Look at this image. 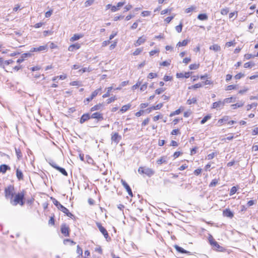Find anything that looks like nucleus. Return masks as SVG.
<instances>
[{
  "label": "nucleus",
  "mask_w": 258,
  "mask_h": 258,
  "mask_svg": "<svg viewBox=\"0 0 258 258\" xmlns=\"http://www.w3.org/2000/svg\"><path fill=\"white\" fill-rule=\"evenodd\" d=\"M5 196L13 206H16L19 204L22 206L24 205V193L21 192L15 195V188L12 185H9L5 188Z\"/></svg>",
  "instance_id": "nucleus-1"
},
{
  "label": "nucleus",
  "mask_w": 258,
  "mask_h": 258,
  "mask_svg": "<svg viewBox=\"0 0 258 258\" xmlns=\"http://www.w3.org/2000/svg\"><path fill=\"white\" fill-rule=\"evenodd\" d=\"M138 172L141 174H145L148 177H151L155 173L154 170L146 166L140 167Z\"/></svg>",
  "instance_id": "nucleus-2"
},
{
  "label": "nucleus",
  "mask_w": 258,
  "mask_h": 258,
  "mask_svg": "<svg viewBox=\"0 0 258 258\" xmlns=\"http://www.w3.org/2000/svg\"><path fill=\"white\" fill-rule=\"evenodd\" d=\"M96 225H97V227L98 228L99 231L103 235V236H104V237L105 238L106 240L108 241V239L110 240L111 238L109 236L107 231L104 227H103L102 226L101 224L99 222H97Z\"/></svg>",
  "instance_id": "nucleus-3"
},
{
  "label": "nucleus",
  "mask_w": 258,
  "mask_h": 258,
  "mask_svg": "<svg viewBox=\"0 0 258 258\" xmlns=\"http://www.w3.org/2000/svg\"><path fill=\"white\" fill-rule=\"evenodd\" d=\"M121 139V137L117 133H112L111 134V140L112 142L117 144Z\"/></svg>",
  "instance_id": "nucleus-4"
},
{
  "label": "nucleus",
  "mask_w": 258,
  "mask_h": 258,
  "mask_svg": "<svg viewBox=\"0 0 258 258\" xmlns=\"http://www.w3.org/2000/svg\"><path fill=\"white\" fill-rule=\"evenodd\" d=\"M48 49L47 45L40 46L38 47H32L30 50V52H34L37 51H47Z\"/></svg>",
  "instance_id": "nucleus-5"
},
{
  "label": "nucleus",
  "mask_w": 258,
  "mask_h": 258,
  "mask_svg": "<svg viewBox=\"0 0 258 258\" xmlns=\"http://www.w3.org/2000/svg\"><path fill=\"white\" fill-rule=\"evenodd\" d=\"M91 118L97 119L98 121H101L104 119L103 114L98 112L93 113L90 115Z\"/></svg>",
  "instance_id": "nucleus-6"
},
{
  "label": "nucleus",
  "mask_w": 258,
  "mask_h": 258,
  "mask_svg": "<svg viewBox=\"0 0 258 258\" xmlns=\"http://www.w3.org/2000/svg\"><path fill=\"white\" fill-rule=\"evenodd\" d=\"M121 183L122 185L123 186V187L126 189L128 194L130 196L133 197L132 190L131 187H130V186L128 185V184L125 182V181L123 179H121Z\"/></svg>",
  "instance_id": "nucleus-7"
},
{
  "label": "nucleus",
  "mask_w": 258,
  "mask_h": 258,
  "mask_svg": "<svg viewBox=\"0 0 258 258\" xmlns=\"http://www.w3.org/2000/svg\"><path fill=\"white\" fill-rule=\"evenodd\" d=\"M61 232L65 236H69L70 234V229L69 227L66 225V224H63L61 226Z\"/></svg>",
  "instance_id": "nucleus-8"
},
{
  "label": "nucleus",
  "mask_w": 258,
  "mask_h": 258,
  "mask_svg": "<svg viewBox=\"0 0 258 258\" xmlns=\"http://www.w3.org/2000/svg\"><path fill=\"white\" fill-rule=\"evenodd\" d=\"M90 118L91 117L90 114L89 113H85L83 114L81 117L80 118V123L82 124Z\"/></svg>",
  "instance_id": "nucleus-9"
},
{
  "label": "nucleus",
  "mask_w": 258,
  "mask_h": 258,
  "mask_svg": "<svg viewBox=\"0 0 258 258\" xmlns=\"http://www.w3.org/2000/svg\"><path fill=\"white\" fill-rule=\"evenodd\" d=\"M81 45L78 43H76L71 45L68 48V50L70 51H74L75 50L79 49Z\"/></svg>",
  "instance_id": "nucleus-10"
},
{
  "label": "nucleus",
  "mask_w": 258,
  "mask_h": 258,
  "mask_svg": "<svg viewBox=\"0 0 258 258\" xmlns=\"http://www.w3.org/2000/svg\"><path fill=\"white\" fill-rule=\"evenodd\" d=\"M146 40V38L144 36H141L138 38V39L134 43L136 47L144 43Z\"/></svg>",
  "instance_id": "nucleus-11"
},
{
  "label": "nucleus",
  "mask_w": 258,
  "mask_h": 258,
  "mask_svg": "<svg viewBox=\"0 0 258 258\" xmlns=\"http://www.w3.org/2000/svg\"><path fill=\"white\" fill-rule=\"evenodd\" d=\"M125 4L124 2H119L117 3V6H112V9H111V12H115L117 11H118L119 8L121 7H122Z\"/></svg>",
  "instance_id": "nucleus-12"
},
{
  "label": "nucleus",
  "mask_w": 258,
  "mask_h": 258,
  "mask_svg": "<svg viewBox=\"0 0 258 258\" xmlns=\"http://www.w3.org/2000/svg\"><path fill=\"white\" fill-rule=\"evenodd\" d=\"M223 215L225 217L232 218L233 217V213L229 209L224 210L223 212Z\"/></svg>",
  "instance_id": "nucleus-13"
},
{
  "label": "nucleus",
  "mask_w": 258,
  "mask_h": 258,
  "mask_svg": "<svg viewBox=\"0 0 258 258\" xmlns=\"http://www.w3.org/2000/svg\"><path fill=\"white\" fill-rule=\"evenodd\" d=\"M191 72H185V73H180L176 74V77L178 78H188L190 76Z\"/></svg>",
  "instance_id": "nucleus-14"
},
{
  "label": "nucleus",
  "mask_w": 258,
  "mask_h": 258,
  "mask_svg": "<svg viewBox=\"0 0 258 258\" xmlns=\"http://www.w3.org/2000/svg\"><path fill=\"white\" fill-rule=\"evenodd\" d=\"M224 106L223 101H219L214 102L212 104V108H218L223 107Z\"/></svg>",
  "instance_id": "nucleus-15"
},
{
  "label": "nucleus",
  "mask_w": 258,
  "mask_h": 258,
  "mask_svg": "<svg viewBox=\"0 0 258 258\" xmlns=\"http://www.w3.org/2000/svg\"><path fill=\"white\" fill-rule=\"evenodd\" d=\"M174 247H175V249L178 252H179L180 253H187L188 254H190V252L184 249L183 248H182L181 247H180L178 245H175L174 246Z\"/></svg>",
  "instance_id": "nucleus-16"
},
{
  "label": "nucleus",
  "mask_w": 258,
  "mask_h": 258,
  "mask_svg": "<svg viewBox=\"0 0 258 258\" xmlns=\"http://www.w3.org/2000/svg\"><path fill=\"white\" fill-rule=\"evenodd\" d=\"M210 50H213L214 51H219L221 50V47L217 44H214L211 45L209 47Z\"/></svg>",
  "instance_id": "nucleus-17"
},
{
  "label": "nucleus",
  "mask_w": 258,
  "mask_h": 258,
  "mask_svg": "<svg viewBox=\"0 0 258 258\" xmlns=\"http://www.w3.org/2000/svg\"><path fill=\"white\" fill-rule=\"evenodd\" d=\"M8 170H10V167L6 164H2L0 166V172L5 173Z\"/></svg>",
  "instance_id": "nucleus-18"
},
{
  "label": "nucleus",
  "mask_w": 258,
  "mask_h": 258,
  "mask_svg": "<svg viewBox=\"0 0 258 258\" xmlns=\"http://www.w3.org/2000/svg\"><path fill=\"white\" fill-rule=\"evenodd\" d=\"M103 104L102 103H99L97 105H94L93 107H92L90 110L91 111L93 112L96 110H101L102 108L103 107Z\"/></svg>",
  "instance_id": "nucleus-19"
},
{
  "label": "nucleus",
  "mask_w": 258,
  "mask_h": 258,
  "mask_svg": "<svg viewBox=\"0 0 258 258\" xmlns=\"http://www.w3.org/2000/svg\"><path fill=\"white\" fill-rule=\"evenodd\" d=\"M16 176L19 180L23 179V173L22 171L18 168L16 170Z\"/></svg>",
  "instance_id": "nucleus-20"
},
{
  "label": "nucleus",
  "mask_w": 258,
  "mask_h": 258,
  "mask_svg": "<svg viewBox=\"0 0 258 258\" xmlns=\"http://www.w3.org/2000/svg\"><path fill=\"white\" fill-rule=\"evenodd\" d=\"M212 246H213L214 249L220 251H222L223 249V248L222 246H221L217 241H214L213 244L212 245Z\"/></svg>",
  "instance_id": "nucleus-21"
},
{
  "label": "nucleus",
  "mask_w": 258,
  "mask_h": 258,
  "mask_svg": "<svg viewBox=\"0 0 258 258\" xmlns=\"http://www.w3.org/2000/svg\"><path fill=\"white\" fill-rule=\"evenodd\" d=\"M197 18L200 20L204 21L208 20V17L206 14H200Z\"/></svg>",
  "instance_id": "nucleus-22"
},
{
  "label": "nucleus",
  "mask_w": 258,
  "mask_h": 258,
  "mask_svg": "<svg viewBox=\"0 0 258 258\" xmlns=\"http://www.w3.org/2000/svg\"><path fill=\"white\" fill-rule=\"evenodd\" d=\"M82 37H83V35L81 34H74L72 37H71V38L70 39V41H76V40L79 39L80 38H82Z\"/></svg>",
  "instance_id": "nucleus-23"
},
{
  "label": "nucleus",
  "mask_w": 258,
  "mask_h": 258,
  "mask_svg": "<svg viewBox=\"0 0 258 258\" xmlns=\"http://www.w3.org/2000/svg\"><path fill=\"white\" fill-rule=\"evenodd\" d=\"M55 169L59 171L60 172H61L63 175L65 176H68V173L65 170L64 168L60 167H55Z\"/></svg>",
  "instance_id": "nucleus-24"
},
{
  "label": "nucleus",
  "mask_w": 258,
  "mask_h": 258,
  "mask_svg": "<svg viewBox=\"0 0 258 258\" xmlns=\"http://www.w3.org/2000/svg\"><path fill=\"white\" fill-rule=\"evenodd\" d=\"M131 107V105L130 104H128L127 105H123L121 108L120 109V111L122 113H124L127 110H128L130 107Z\"/></svg>",
  "instance_id": "nucleus-25"
},
{
  "label": "nucleus",
  "mask_w": 258,
  "mask_h": 258,
  "mask_svg": "<svg viewBox=\"0 0 258 258\" xmlns=\"http://www.w3.org/2000/svg\"><path fill=\"white\" fill-rule=\"evenodd\" d=\"M197 7L195 6H191L189 8H188L185 10V12L187 14L192 12L195 11Z\"/></svg>",
  "instance_id": "nucleus-26"
},
{
  "label": "nucleus",
  "mask_w": 258,
  "mask_h": 258,
  "mask_svg": "<svg viewBox=\"0 0 258 258\" xmlns=\"http://www.w3.org/2000/svg\"><path fill=\"white\" fill-rule=\"evenodd\" d=\"M188 40H183L181 42L180 41V42H178V43L177 44V46L181 47V46H186L188 44Z\"/></svg>",
  "instance_id": "nucleus-27"
},
{
  "label": "nucleus",
  "mask_w": 258,
  "mask_h": 258,
  "mask_svg": "<svg viewBox=\"0 0 258 258\" xmlns=\"http://www.w3.org/2000/svg\"><path fill=\"white\" fill-rule=\"evenodd\" d=\"M15 152L17 158L18 159H20L22 157V154L21 153L20 149L15 148Z\"/></svg>",
  "instance_id": "nucleus-28"
},
{
  "label": "nucleus",
  "mask_w": 258,
  "mask_h": 258,
  "mask_svg": "<svg viewBox=\"0 0 258 258\" xmlns=\"http://www.w3.org/2000/svg\"><path fill=\"white\" fill-rule=\"evenodd\" d=\"M197 98H195V97H194L191 99L189 98L187 100V104L188 105H191L192 104H196L197 103Z\"/></svg>",
  "instance_id": "nucleus-29"
},
{
  "label": "nucleus",
  "mask_w": 258,
  "mask_h": 258,
  "mask_svg": "<svg viewBox=\"0 0 258 258\" xmlns=\"http://www.w3.org/2000/svg\"><path fill=\"white\" fill-rule=\"evenodd\" d=\"M101 91V88H99L98 89H96L94 92H92L91 94V96L92 97V98H94L98 94L100 93V92Z\"/></svg>",
  "instance_id": "nucleus-30"
},
{
  "label": "nucleus",
  "mask_w": 258,
  "mask_h": 258,
  "mask_svg": "<svg viewBox=\"0 0 258 258\" xmlns=\"http://www.w3.org/2000/svg\"><path fill=\"white\" fill-rule=\"evenodd\" d=\"M257 106V103H253L251 104H248L247 106H246V110L247 111L250 110L251 108H255Z\"/></svg>",
  "instance_id": "nucleus-31"
},
{
  "label": "nucleus",
  "mask_w": 258,
  "mask_h": 258,
  "mask_svg": "<svg viewBox=\"0 0 258 258\" xmlns=\"http://www.w3.org/2000/svg\"><path fill=\"white\" fill-rule=\"evenodd\" d=\"M203 85L201 83H197L194 85L188 87V89H197L200 87H202Z\"/></svg>",
  "instance_id": "nucleus-32"
},
{
  "label": "nucleus",
  "mask_w": 258,
  "mask_h": 258,
  "mask_svg": "<svg viewBox=\"0 0 258 258\" xmlns=\"http://www.w3.org/2000/svg\"><path fill=\"white\" fill-rule=\"evenodd\" d=\"M211 118V115H210V114L207 115L201 121V123L202 124H204L208 120L210 119Z\"/></svg>",
  "instance_id": "nucleus-33"
},
{
  "label": "nucleus",
  "mask_w": 258,
  "mask_h": 258,
  "mask_svg": "<svg viewBox=\"0 0 258 258\" xmlns=\"http://www.w3.org/2000/svg\"><path fill=\"white\" fill-rule=\"evenodd\" d=\"M244 105V102H240V103H237L236 104H232L231 106L232 107L233 109H235L238 107H242Z\"/></svg>",
  "instance_id": "nucleus-34"
},
{
  "label": "nucleus",
  "mask_w": 258,
  "mask_h": 258,
  "mask_svg": "<svg viewBox=\"0 0 258 258\" xmlns=\"http://www.w3.org/2000/svg\"><path fill=\"white\" fill-rule=\"evenodd\" d=\"M112 89V87H109L107 88V92L105 94L103 95L102 97L104 98L109 97L110 96V92H111Z\"/></svg>",
  "instance_id": "nucleus-35"
},
{
  "label": "nucleus",
  "mask_w": 258,
  "mask_h": 258,
  "mask_svg": "<svg viewBox=\"0 0 258 258\" xmlns=\"http://www.w3.org/2000/svg\"><path fill=\"white\" fill-rule=\"evenodd\" d=\"M219 181V179H214L212 180V181L211 182V183L209 184L210 187H214L218 183Z\"/></svg>",
  "instance_id": "nucleus-36"
},
{
  "label": "nucleus",
  "mask_w": 258,
  "mask_h": 258,
  "mask_svg": "<svg viewBox=\"0 0 258 258\" xmlns=\"http://www.w3.org/2000/svg\"><path fill=\"white\" fill-rule=\"evenodd\" d=\"M143 50V48H138L133 52L134 55H138L140 54Z\"/></svg>",
  "instance_id": "nucleus-37"
},
{
  "label": "nucleus",
  "mask_w": 258,
  "mask_h": 258,
  "mask_svg": "<svg viewBox=\"0 0 258 258\" xmlns=\"http://www.w3.org/2000/svg\"><path fill=\"white\" fill-rule=\"evenodd\" d=\"M229 120V116H224L223 118H221V119H220L219 120H218V123H224V122H225L226 121H228Z\"/></svg>",
  "instance_id": "nucleus-38"
},
{
  "label": "nucleus",
  "mask_w": 258,
  "mask_h": 258,
  "mask_svg": "<svg viewBox=\"0 0 258 258\" xmlns=\"http://www.w3.org/2000/svg\"><path fill=\"white\" fill-rule=\"evenodd\" d=\"M229 12V9L228 8H223L221 10V14L222 15H226Z\"/></svg>",
  "instance_id": "nucleus-39"
},
{
  "label": "nucleus",
  "mask_w": 258,
  "mask_h": 258,
  "mask_svg": "<svg viewBox=\"0 0 258 258\" xmlns=\"http://www.w3.org/2000/svg\"><path fill=\"white\" fill-rule=\"evenodd\" d=\"M58 210L62 212L63 213L66 214L68 212V209L64 207L63 206L61 205L58 208Z\"/></svg>",
  "instance_id": "nucleus-40"
},
{
  "label": "nucleus",
  "mask_w": 258,
  "mask_h": 258,
  "mask_svg": "<svg viewBox=\"0 0 258 258\" xmlns=\"http://www.w3.org/2000/svg\"><path fill=\"white\" fill-rule=\"evenodd\" d=\"M182 22H181L179 24V25L178 26H176L175 27V30L176 31L178 32V33H180L182 31Z\"/></svg>",
  "instance_id": "nucleus-41"
},
{
  "label": "nucleus",
  "mask_w": 258,
  "mask_h": 258,
  "mask_svg": "<svg viewBox=\"0 0 258 258\" xmlns=\"http://www.w3.org/2000/svg\"><path fill=\"white\" fill-rule=\"evenodd\" d=\"M199 64H191L189 65V68L190 70H196L199 68Z\"/></svg>",
  "instance_id": "nucleus-42"
},
{
  "label": "nucleus",
  "mask_w": 258,
  "mask_h": 258,
  "mask_svg": "<svg viewBox=\"0 0 258 258\" xmlns=\"http://www.w3.org/2000/svg\"><path fill=\"white\" fill-rule=\"evenodd\" d=\"M181 112V110L180 109H178L177 110H176L175 111L171 112L170 114V116H174L175 115H178L179 114H180Z\"/></svg>",
  "instance_id": "nucleus-43"
},
{
  "label": "nucleus",
  "mask_w": 258,
  "mask_h": 258,
  "mask_svg": "<svg viewBox=\"0 0 258 258\" xmlns=\"http://www.w3.org/2000/svg\"><path fill=\"white\" fill-rule=\"evenodd\" d=\"M14 61H13V60L12 59L4 60L3 68H5L6 66H8L10 64L12 63Z\"/></svg>",
  "instance_id": "nucleus-44"
},
{
  "label": "nucleus",
  "mask_w": 258,
  "mask_h": 258,
  "mask_svg": "<svg viewBox=\"0 0 258 258\" xmlns=\"http://www.w3.org/2000/svg\"><path fill=\"white\" fill-rule=\"evenodd\" d=\"M165 90V88H160L155 90V93L156 94H160Z\"/></svg>",
  "instance_id": "nucleus-45"
},
{
  "label": "nucleus",
  "mask_w": 258,
  "mask_h": 258,
  "mask_svg": "<svg viewBox=\"0 0 258 258\" xmlns=\"http://www.w3.org/2000/svg\"><path fill=\"white\" fill-rule=\"evenodd\" d=\"M115 100H116V98L115 96L111 97L106 100V103L107 104H110L112 102H114Z\"/></svg>",
  "instance_id": "nucleus-46"
},
{
  "label": "nucleus",
  "mask_w": 258,
  "mask_h": 258,
  "mask_svg": "<svg viewBox=\"0 0 258 258\" xmlns=\"http://www.w3.org/2000/svg\"><path fill=\"white\" fill-rule=\"evenodd\" d=\"M254 66V64L251 62H247L244 63V67L245 68H250Z\"/></svg>",
  "instance_id": "nucleus-47"
},
{
  "label": "nucleus",
  "mask_w": 258,
  "mask_h": 258,
  "mask_svg": "<svg viewBox=\"0 0 258 258\" xmlns=\"http://www.w3.org/2000/svg\"><path fill=\"white\" fill-rule=\"evenodd\" d=\"M157 77V74L153 73H150L149 74V75L148 76V78L149 79H153V78H156Z\"/></svg>",
  "instance_id": "nucleus-48"
},
{
  "label": "nucleus",
  "mask_w": 258,
  "mask_h": 258,
  "mask_svg": "<svg viewBox=\"0 0 258 258\" xmlns=\"http://www.w3.org/2000/svg\"><path fill=\"white\" fill-rule=\"evenodd\" d=\"M52 202L54 205L57 208V209L59 207V206L61 205L59 203L58 201H57L55 199L53 198L52 199Z\"/></svg>",
  "instance_id": "nucleus-49"
},
{
  "label": "nucleus",
  "mask_w": 258,
  "mask_h": 258,
  "mask_svg": "<svg viewBox=\"0 0 258 258\" xmlns=\"http://www.w3.org/2000/svg\"><path fill=\"white\" fill-rule=\"evenodd\" d=\"M232 97L227 98L223 100V102L224 105L226 103H229L232 102Z\"/></svg>",
  "instance_id": "nucleus-50"
},
{
  "label": "nucleus",
  "mask_w": 258,
  "mask_h": 258,
  "mask_svg": "<svg viewBox=\"0 0 258 258\" xmlns=\"http://www.w3.org/2000/svg\"><path fill=\"white\" fill-rule=\"evenodd\" d=\"M77 252L79 254V255L82 256L83 250L79 245H77Z\"/></svg>",
  "instance_id": "nucleus-51"
},
{
  "label": "nucleus",
  "mask_w": 258,
  "mask_h": 258,
  "mask_svg": "<svg viewBox=\"0 0 258 258\" xmlns=\"http://www.w3.org/2000/svg\"><path fill=\"white\" fill-rule=\"evenodd\" d=\"M150 14H151V12L148 11H144L142 12L141 13V15L143 17L148 16L150 15Z\"/></svg>",
  "instance_id": "nucleus-52"
},
{
  "label": "nucleus",
  "mask_w": 258,
  "mask_h": 258,
  "mask_svg": "<svg viewBox=\"0 0 258 258\" xmlns=\"http://www.w3.org/2000/svg\"><path fill=\"white\" fill-rule=\"evenodd\" d=\"M165 162H166V160L164 157H161L160 159H158L157 161V163L158 164H161L165 163Z\"/></svg>",
  "instance_id": "nucleus-53"
},
{
  "label": "nucleus",
  "mask_w": 258,
  "mask_h": 258,
  "mask_svg": "<svg viewBox=\"0 0 258 258\" xmlns=\"http://www.w3.org/2000/svg\"><path fill=\"white\" fill-rule=\"evenodd\" d=\"M94 3V0H88L85 3V7H89L92 5Z\"/></svg>",
  "instance_id": "nucleus-54"
},
{
  "label": "nucleus",
  "mask_w": 258,
  "mask_h": 258,
  "mask_svg": "<svg viewBox=\"0 0 258 258\" xmlns=\"http://www.w3.org/2000/svg\"><path fill=\"white\" fill-rule=\"evenodd\" d=\"M147 85H148L147 83H145L144 84H143L140 87V90L142 91H144L145 90H146L147 88Z\"/></svg>",
  "instance_id": "nucleus-55"
},
{
  "label": "nucleus",
  "mask_w": 258,
  "mask_h": 258,
  "mask_svg": "<svg viewBox=\"0 0 258 258\" xmlns=\"http://www.w3.org/2000/svg\"><path fill=\"white\" fill-rule=\"evenodd\" d=\"M244 75L241 73H240L234 76V78L236 80H239L243 77Z\"/></svg>",
  "instance_id": "nucleus-56"
},
{
  "label": "nucleus",
  "mask_w": 258,
  "mask_h": 258,
  "mask_svg": "<svg viewBox=\"0 0 258 258\" xmlns=\"http://www.w3.org/2000/svg\"><path fill=\"white\" fill-rule=\"evenodd\" d=\"M237 191V188L235 186H233L230 189V195H234Z\"/></svg>",
  "instance_id": "nucleus-57"
},
{
  "label": "nucleus",
  "mask_w": 258,
  "mask_h": 258,
  "mask_svg": "<svg viewBox=\"0 0 258 258\" xmlns=\"http://www.w3.org/2000/svg\"><path fill=\"white\" fill-rule=\"evenodd\" d=\"M31 56V54L30 53L28 52L22 54L21 57L24 58V59H25V58H26V57H30Z\"/></svg>",
  "instance_id": "nucleus-58"
},
{
  "label": "nucleus",
  "mask_w": 258,
  "mask_h": 258,
  "mask_svg": "<svg viewBox=\"0 0 258 258\" xmlns=\"http://www.w3.org/2000/svg\"><path fill=\"white\" fill-rule=\"evenodd\" d=\"M235 15V17L234 19H236L237 17V12L230 13L229 14V18L231 19V18H232Z\"/></svg>",
  "instance_id": "nucleus-59"
},
{
  "label": "nucleus",
  "mask_w": 258,
  "mask_h": 258,
  "mask_svg": "<svg viewBox=\"0 0 258 258\" xmlns=\"http://www.w3.org/2000/svg\"><path fill=\"white\" fill-rule=\"evenodd\" d=\"M95 251L96 252H98L100 254H102V249L101 247V246H97L95 248Z\"/></svg>",
  "instance_id": "nucleus-60"
},
{
  "label": "nucleus",
  "mask_w": 258,
  "mask_h": 258,
  "mask_svg": "<svg viewBox=\"0 0 258 258\" xmlns=\"http://www.w3.org/2000/svg\"><path fill=\"white\" fill-rule=\"evenodd\" d=\"M163 103H159L156 106H153V109H155V110L160 109L163 106Z\"/></svg>",
  "instance_id": "nucleus-61"
},
{
  "label": "nucleus",
  "mask_w": 258,
  "mask_h": 258,
  "mask_svg": "<svg viewBox=\"0 0 258 258\" xmlns=\"http://www.w3.org/2000/svg\"><path fill=\"white\" fill-rule=\"evenodd\" d=\"M215 155H216V153H214V152H213L211 154H209L208 156H207V158H208V160H211V159H212L213 158H214V157L215 156Z\"/></svg>",
  "instance_id": "nucleus-62"
},
{
  "label": "nucleus",
  "mask_w": 258,
  "mask_h": 258,
  "mask_svg": "<svg viewBox=\"0 0 258 258\" xmlns=\"http://www.w3.org/2000/svg\"><path fill=\"white\" fill-rule=\"evenodd\" d=\"M174 16L168 17L165 19V22L166 23H169L170 21L173 19Z\"/></svg>",
  "instance_id": "nucleus-63"
},
{
  "label": "nucleus",
  "mask_w": 258,
  "mask_h": 258,
  "mask_svg": "<svg viewBox=\"0 0 258 258\" xmlns=\"http://www.w3.org/2000/svg\"><path fill=\"white\" fill-rule=\"evenodd\" d=\"M252 135L253 136L258 135V127H255L252 130Z\"/></svg>",
  "instance_id": "nucleus-64"
}]
</instances>
